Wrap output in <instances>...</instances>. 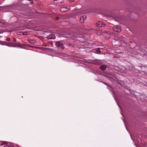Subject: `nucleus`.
<instances>
[{
    "mask_svg": "<svg viewBox=\"0 0 147 147\" xmlns=\"http://www.w3.org/2000/svg\"><path fill=\"white\" fill-rule=\"evenodd\" d=\"M54 3L58 6H61L64 5V3L63 0H54Z\"/></svg>",
    "mask_w": 147,
    "mask_h": 147,
    "instance_id": "nucleus-1",
    "label": "nucleus"
},
{
    "mask_svg": "<svg viewBox=\"0 0 147 147\" xmlns=\"http://www.w3.org/2000/svg\"><path fill=\"white\" fill-rule=\"evenodd\" d=\"M113 30L116 32H119L121 31V29L120 26H114L113 28Z\"/></svg>",
    "mask_w": 147,
    "mask_h": 147,
    "instance_id": "nucleus-2",
    "label": "nucleus"
},
{
    "mask_svg": "<svg viewBox=\"0 0 147 147\" xmlns=\"http://www.w3.org/2000/svg\"><path fill=\"white\" fill-rule=\"evenodd\" d=\"M96 26L98 27H105V24L104 23L102 22L98 21L96 22Z\"/></svg>",
    "mask_w": 147,
    "mask_h": 147,
    "instance_id": "nucleus-3",
    "label": "nucleus"
},
{
    "mask_svg": "<svg viewBox=\"0 0 147 147\" xmlns=\"http://www.w3.org/2000/svg\"><path fill=\"white\" fill-rule=\"evenodd\" d=\"M55 45L57 47H60L62 49H63L64 47L63 43L59 41L56 42L55 43Z\"/></svg>",
    "mask_w": 147,
    "mask_h": 147,
    "instance_id": "nucleus-4",
    "label": "nucleus"
},
{
    "mask_svg": "<svg viewBox=\"0 0 147 147\" xmlns=\"http://www.w3.org/2000/svg\"><path fill=\"white\" fill-rule=\"evenodd\" d=\"M4 44L9 47H16L15 45V44H14L11 42H4Z\"/></svg>",
    "mask_w": 147,
    "mask_h": 147,
    "instance_id": "nucleus-5",
    "label": "nucleus"
},
{
    "mask_svg": "<svg viewBox=\"0 0 147 147\" xmlns=\"http://www.w3.org/2000/svg\"><path fill=\"white\" fill-rule=\"evenodd\" d=\"M93 52L95 53H98V54H100V53H101L100 49L98 48L95 49L93 50Z\"/></svg>",
    "mask_w": 147,
    "mask_h": 147,
    "instance_id": "nucleus-6",
    "label": "nucleus"
},
{
    "mask_svg": "<svg viewBox=\"0 0 147 147\" xmlns=\"http://www.w3.org/2000/svg\"><path fill=\"white\" fill-rule=\"evenodd\" d=\"M56 38L55 36L53 34H50L47 36V38L48 39H55Z\"/></svg>",
    "mask_w": 147,
    "mask_h": 147,
    "instance_id": "nucleus-7",
    "label": "nucleus"
},
{
    "mask_svg": "<svg viewBox=\"0 0 147 147\" xmlns=\"http://www.w3.org/2000/svg\"><path fill=\"white\" fill-rule=\"evenodd\" d=\"M60 10L62 12H64L68 11L69 9L66 8L62 7L61 8Z\"/></svg>",
    "mask_w": 147,
    "mask_h": 147,
    "instance_id": "nucleus-8",
    "label": "nucleus"
},
{
    "mask_svg": "<svg viewBox=\"0 0 147 147\" xmlns=\"http://www.w3.org/2000/svg\"><path fill=\"white\" fill-rule=\"evenodd\" d=\"M106 66L105 65H101L100 67V68L102 71H105L106 69Z\"/></svg>",
    "mask_w": 147,
    "mask_h": 147,
    "instance_id": "nucleus-9",
    "label": "nucleus"
},
{
    "mask_svg": "<svg viewBox=\"0 0 147 147\" xmlns=\"http://www.w3.org/2000/svg\"><path fill=\"white\" fill-rule=\"evenodd\" d=\"M97 34L98 35H101L102 34V32L100 30H97L96 31Z\"/></svg>",
    "mask_w": 147,
    "mask_h": 147,
    "instance_id": "nucleus-10",
    "label": "nucleus"
},
{
    "mask_svg": "<svg viewBox=\"0 0 147 147\" xmlns=\"http://www.w3.org/2000/svg\"><path fill=\"white\" fill-rule=\"evenodd\" d=\"M80 21L81 23H84V17L81 16L80 18Z\"/></svg>",
    "mask_w": 147,
    "mask_h": 147,
    "instance_id": "nucleus-11",
    "label": "nucleus"
},
{
    "mask_svg": "<svg viewBox=\"0 0 147 147\" xmlns=\"http://www.w3.org/2000/svg\"><path fill=\"white\" fill-rule=\"evenodd\" d=\"M28 41L30 43H34L35 42V41L33 39H28Z\"/></svg>",
    "mask_w": 147,
    "mask_h": 147,
    "instance_id": "nucleus-12",
    "label": "nucleus"
},
{
    "mask_svg": "<svg viewBox=\"0 0 147 147\" xmlns=\"http://www.w3.org/2000/svg\"><path fill=\"white\" fill-rule=\"evenodd\" d=\"M5 144H7V142L5 141H3L2 142V144H1V145H5Z\"/></svg>",
    "mask_w": 147,
    "mask_h": 147,
    "instance_id": "nucleus-13",
    "label": "nucleus"
},
{
    "mask_svg": "<svg viewBox=\"0 0 147 147\" xmlns=\"http://www.w3.org/2000/svg\"><path fill=\"white\" fill-rule=\"evenodd\" d=\"M40 49H42L44 50H45V49H49V48H44V47H40Z\"/></svg>",
    "mask_w": 147,
    "mask_h": 147,
    "instance_id": "nucleus-14",
    "label": "nucleus"
},
{
    "mask_svg": "<svg viewBox=\"0 0 147 147\" xmlns=\"http://www.w3.org/2000/svg\"><path fill=\"white\" fill-rule=\"evenodd\" d=\"M0 22L2 24H3V23H4L5 20H0Z\"/></svg>",
    "mask_w": 147,
    "mask_h": 147,
    "instance_id": "nucleus-15",
    "label": "nucleus"
},
{
    "mask_svg": "<svg viewBox=\"0 0 147 147\" xmlns=\"http://www.w3.org/2000/svg\"><path fill=\"white\" fill-rule=\"evenodd\" d=\"M7 41H9L10 40V39L9 38H7L6 39Z\"/></svg>",
    "mask_w": 147,
    "mask_h": 147,
    "instance_id": "nucleus-16",
    "label": "nucleus"
},
{
    "mask_svg": "<svg viewBox=\"0 0 147 147\" xmlns=\"http://www.w3.org/2000/svg\"><path fill=\"white\" fill-rule=\"evenodd\" d=\"M82 16L84 17V20L86 19L87 16Z\"/></svg>",
    "mask_w": 147,
    "mask_h": 147,
    "instance_id": "nucleus-17",
    "label": "nucleus"
},
{
    "mask_svg": "<svg viewBox=\"0 0 147 147\" xmlns=\"http://www.w3.org/2000/svg\"><path fill=\"white\" fill-rule=\"evenodd\" d=\"M4 147H9V146L7 144H5L4 146Z\"/></svg>",
    "mask_w": 147,
    "mask_h": 147,
    "instance_id": "nucleus-18",
    "label": "nucleus"
},
{
    "mask_svg": "<svg viewBox=\"0 0 147 147\" xmlns=\"http://www.w3.org/2000/svg\"><path fill=\"white\" fill-rule=\"evenodd\" d=\"M9 146V147H14V145H13L12 144H10Z\"/></svg>",
    "mask_w": 147,
    "mask_h": 147,
    "instance_id": "nucleus-19",
    "label": "nucleus"
},
{
    "mask_svg": "<svg viewBox=\"0 0 147 147\" xmlns=\"http://www.w3.org/2000/svg\"><path fill=\"white\" fill-rule=\"evenodd\" d=\"M55 19L57 20H59V17H56L55 18Z\"/></svg>",
    "mask_w": 147,
    "mask_h": 147,
    "instance_id": "nucleus-20",
    "label": "nucleus"
},
{
    "mask_svg": "<svg viewBox=\"0 0 147 147\" xmlns=\"http://www.w3.org/2000/svg\"><path fill=\"white\" fill-rule=\"evenodd\" d=\"M69 2H72L74 1V0H69Z\"/></svg>",
    "mask_w": 147,
    "mask_h": 147,
    "instance_id": "nucleus-21",
    "label": "nucleus"
},
{
    "mask_svg": "<svg viewBox=\"0 0 147 147\" xmlns=\"http://www.w3.org/2000/svg\"><path fill=\"white\" fill-rule=\"evenodd\" d=\"M14 147H19L18 145L16 144H14Z\"/></svg>",
    "mask_w": 147,
    "mask_h": 147,
    "instance_id": "nucleus-22",
    "label": "nucleus"
},
{
    "mask_svg": "<svg viewBox=\"0 0 147 147\" xmlns=\"http://www.w3.org/2000/svg\"><path fill=\"white\" fill-rule=\"evenodd\" d=\"M14 41L15 42H16V39L15 38H13Z\"/></svg>",
    "mask_w": 147,
    "mask_h": 147,
    "instance_id": "nucleus-23",
    "label": "nucleus"
},
{
    "mask_svg": "<svg viewBox=\"0 0 147 147\" xmlns=\"http://www.w3.org/2000/svg\"><path fill=\"white\" fill-rule=\"evenodd\" d=\"M43 46H45V47H46V46H47V45L46 44H45V45H43Z\"/></svg>",
    "mask_w": 147,
    "mask_h": 147,
    "instance_id": "nucleus-24",
    "label": "nucleus"
},
{
    "mask_svg": "<svg viewBox=\"0 0 147 147\" xmlns=\"http://www.w3.org/2000/svg\"><path fill=\"white\" fill-rule=\"evenodd\" d=\"M71 44H69V45L70 46H71Z\"/></svg>",
    "mask_w": 147,
    "mask_h": 147,
    "instance_id": "nucleus-25",
    "label": "nucleus"
},
{
    "mask_svg": "<svg viewBox=\"0 0 147 147\" xmlns=\"http://www.w3.org/2000/svg\"><path fill=\"white\" fill-rule=\"evenodd\" d=\"M105 84L106 85H107V84H106L105 83Z\"/></svg>",
    "mask_w": 147,
    "mask_h": 147,
    "instance_id": "nucleus-26",
    "label": "nucleus"
}]
</instances>
